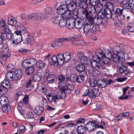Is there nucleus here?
Here are the masks:
<instances>
[{
    "mask_svg": "<svg viewBox=\"0 0 134 134\" xmlns=\"http://www.w3.org/2000/svg\"><path fill=\"white\" fill-rule=\"evenodd\" d=\"M102 52L101 51L98 53H97L96 54L93 55L92 57L93 61L91 62V61L90 63L91 66L92 68L94 69H92V73L98 74L99 72L97 70L100 69H104L103 68L99 63L100 62V60L101 59V57H102Z\"/></svg>",
    "mask_w": 134,
    "mask_h": 134,
    "instance_id": "obj_5",
    "label": "nucleus"
},
{
    "mask_svg": "<svg viewBox=\"0 0 134 134\" xmlns=\"http://www.w3.org/2000/svg\"><path fill=\"white\" fill-rule=\"evenodd\" d=\"M85 80V77L83 75L77 76L76 81L79 83H81Z\"/></svg>",
    "mask_w": 134,
    "mask_h": 134,
    "instance_id": "obj_53",
    "label": "nucleus"
},
{
    "mask_svg": "<svg viewBox=\"0 0 134 134\" xmlns=\"http://www.w3.org/2000/svg\"><path fill=\"white\" fill-rule=\"evenodd\" d=\"M9 30H7L6 31H5V30H2L1 32V39L4 40L7 38V34Z\"/></svg>",
    "mask_w": 134,
    "mask_h": 134,
    "instance_id": "obj_41",
    "label": "nucleus"
},
{
    "mask_svg": "<svg viewBox=\"0 0 134 134\" xmlns=\"http://www.w3.org/2000/svg\"><path fill=\"white\" fill-rule=\"evenodd\" d=\"M127 28L129 32L133 33L134 35V24H129L127 26Z\"/></svg>",
    "mask_w": 134,
    "mask_h": 134,
    "instance_id": "obj_51",
    "label": "nucleus"
},
{
    "mask_svg": "<svg viewBox=\"0 0 134 134\" xmlns=\"http://www.w3.org/2000/svg\"><path fill=\"white\" fill-rule=\"evenodd\" d=\"M64 85H63V86L61 87L60 90L62 92L60 94V97L61 99H62L64 98L65 96V91L67 90L66 88H65V84L64 83Z\"/></svg>",
    "mask_w": 134,
    "mask_h": 134,
    "instance_id": "obj_34",
    "label": "nucleus"
},
{
    "mask_svg": "<svg viewBox=\"0 0 134 134\" xmlns=\"http://www.w3.org/2000/svg\"><path fill=\"white\" fill-rule=\"evenodd\" d=\"M129 2L130 8L131 9L134 10V0H130Z\"/></svg>",
    "mask_w": 134,
    "mask_h": 134,
    "instance_id": "obj_63",
    "label": "nucleus"
},
{
    "mask_svg": "<svg viewBox=\"0 0 134 134\" xmlns=\"http://www.w3.org/2000/svg\"><path fill=\"white\" fill-rule=\"evenodd\" d=\"M58 79L59 81L60 82L59 84V86H60V87L63 86V85H64V83H65V85H66L65 82H64L65 79V77L64 76L62 75H59Z\"/></svg>",
    "mask_w": 134,
    "mask_h": 134,
    "instance_id": "obj_35",
    "label": "nucleus"
},
{
    "mask_svg": "<svg viewBox=\"0 0 134 134\" xmlns=\"http://www.w3.org/2000/svg\"><path fill=\"white\" fill-rule=\"evenodd\" d=\"M70 40L72 41V43L76 45H82L83 44V41L80 40L78 38L72 37L71 38Z\"/></svg>",
    "mask_w": 134,
    "mask_h": 134,
    "instance_id": "obj_19",
    "label": "nucleus"
},
{
    "mask_svg": "<svg viewBox=\"0 0 134 134\" xmlns=\"http://www.w3.org/2000/svg\"><path fill=\"white\" fill-rule=\"evenodd\" d=\"M25 126L24 125L20 126L18 129V131L19 132L23 133L25 131Z\"/></svg>",
    "mask_w": 134,
    "mask_h": 134,
    "instance_id": "obj_60",
    "label": "nucleus"
},
{
    "mask_svg": "<svg viewBox=\"0 0 134 134\" xmlns=\"http://www.w3.org/2000/svg\"><path fill=\"white\" fill-rule=\"evenodd\" d=\"M25 117L26 119H32L33 121H34L35 120V119L34 117V115L33 113L31 112H29L27 113L26 114L25 116H24Z\"/></svg>",
    "mask_w": 134,
    "mask_h": 134,
    "instance_id": "obj_49",
    "label": "nucleus"
},
{
    "mask_svg": "<svg viewBox=\"0 0 134 134\" xmlns=\"http://www.w3.org/2000/svg\"><path fill=\"white\" fill-rule=\"evenodd\" d=\"M61 16H59L56 14H54V16L52 19V21L54 24H57L59 23V20L61 19Z\"/></svg>",
    "mask_w": 134,
    "mask_h": 134,
    "instance_id": "obj_37",
    "label": "nucleus"
},
{
    "mask_svg": "<svg viewBox=\"0 0 134 134\" xmlns=\"http://www.w3.org/2000/svg\"><path fill=\"white\" fill-rule=\"evenodd\" d=\"M122 56V55L119 54L114 53L112 56V59L114 62L118 63V64H122V61H120V57Z\"/></svg>",
    "mask_w": 134,
    "mask_h": 134,
    "instance_id": "obj_13",
    "label": "nucleus"
},
{
    "mask_svg": "<svg viewBox=\"0 0 134 134\" xmlns=\"http://www.w3.org/2000/svg\"><path fill=\"white\" fill-rule=\"evenodd\" d=\"M8 103L9 101L6 96H0V104L1 105H4Z\"/></svg>",
    "mask_w": 134,
    "mask_h": 134,
    "instance_id": "obj_23",
    "label": "nucleus"
},
{
    "mask_svg": "<svg viewBox=\"0 0 134 134\" xmlns=\"http://www.w3.org/2000/svg\"><path fill=\"white\" fill-rule=\"evenodd\" d=\"M103 56H104V59H107V61L105 62L106 64H110V58H112V55L111 53L109 51H107L105 53L102 52Z\"/></svg>",
    "mask_w": 134,
    "mask_h": 134,
    "instance_id": "obj_15",
    "label": "nucleus"
},
{
    "mask_svg": "<svg viewBox=\"0 0 134 134\" xmlns=\"http://www.w3.org/2000/svg\"><path fill=\"white\" fill-rule=\"evenodd\" d=\"M66 5L68 10L71 12H73L76 9V5L73 3H70L68 4L67 5Z\"/></svg>",
    "mask_w": 134,
    "mask_h": 134,
    "instance_id": "obj_36",
    "label": "nucleus"
},
{
    "mask_svg": "<svg viewBox=\"0 0 134 134\" xmlns=\"http://www.w3.org/2000/svg\"><path fill=\"white\" fill-rule=\"evenodd\" d=\"M77 76L75 74H72L70 77V80L72 82L76 81Z\"/></svg>",
    "mask_w": 134,
    "mask_h": 134,
    "instance_id": "obj_59",
    "label": "nucleus"
},
{
    "mask_svg": "<svg viewBox=\"0 0 134 134\" xmlns=\"http://www.w3.org/2000/svg\"><path fill=\"white\" fill-rule=\"evenodd\" d=\"M75 27L76 28L78 29L81 28L83 26L82 20L79 18H75Z\"/></svg>",
    "mask_w": 134,
    "mask_h": 134,
    "instance_id": "obj_16",
    "label": "nucleus"
},
{
    "mask_svg": "<svg viewBox=\"0 0 134 134\" xmlns=\"http://www.w3.org/2000/svg\"><path fill=\"white\" fill-rule=\"evenodd\" d=\"M79 6L81 8L83 9L82 10V15L83 14V12L85 10H86L88 11H90L86 9V8L87 6V5L83 2H80V4H79Z\"/></svg>",
    "mask_w": 134,
    "mask_h": 134,
    "instance_id": "obj_44",
    "label": "nucleus"
},
{
    "mask_svg": "<svg viewBox=\"0 0 134 134\" xmlns=\"http://www.w3.org/2000/svg\"><path fill=\"white\" fill-rule=\"evenodd\" d=\"M102 5L99 4H98L96 5L94 7V8L95 11L98 13V14H99V13L101 12L102 14H105V10L104 9H102Z\"/></svg>",
    "mask_w": 134,
    "mask_h": 134,
    "instance_id": "obj_17",
    "label": "nucleus"
},
{
    "mask_svg": "<svg viewBox=\"0 0 134 134\" xmlns=\"http://www.w3.org/2000/svg\"><path fill=\"white\" fill-rule=\"evenodd\" d=\"M97 122H88L86 124L85 126L86 129L89 132H92L96 128V125H97Z\"/></svg>",
    "mask_w": 134,
    "mask_h": 134,
    "instance_id": "obj_12",
    "label": "nucleus"
},
{
    "mask_svg": "<svg viewBox=\"0 0 134 134\" xmlns=\"http://www.w3.org/2000/svg\"><path fill=\"white\" fill-rule=\"evenodd\" d=\"M90 84L91 86L92 87H95L97 85V81L94 78L90 77Z\"/></svg>",
    "mask_w": 134,
    "mask_h": 134,
    "instance_id": "obj_38",
    "label": "nucleus"
},
{
    "mask_svg": "<svg viewBox=\"0 0 134 134\" xmlns=\"http://www.w3.org/2000/svg\"><path fill=\"white\" fill-rule=\"evenodd\" d=\"M71 58V54L69 52L60 53L52 56L49 62L51 65H62L64 62H68Z\"/></svg>",
    "mask_w": 134,
    "mask_h": 134,
    "instance_id": "obj_3",
    "label": "nucleus"
},
{
    "mask_svg": "<svg viewBox=\"0 0 134 134\" xmlns=\"http://www.w3.org/2000/svg\"><path fill=\"white\" fill-rule=\"evenodd\" d=\"M85 21L86 23L85 25L83 28L84 34L86 32H87L89 30L92 29L91 28L90 25H91L87 24L88 22L86 21V19H85Z\"/></svg>",
    "mask_w": 134,
    "mask_h": 134,
    "instance_id": "obj_43",
    "label": "nucleus"
},
{
    "mask_svg": "<svg viewBox=\"0 0 134 134\" xmlns=\"http://www.w3.org/2000/svg\"><path fill=\"white\" fill-rule=\"evenodd\" d=\"M89 3L91 5L94 7L98 4V0H89Z\"/></svg>",
    "mask_w": 134,
    "mask_h": 134,
    "instance_id": "obj_56",
    "label": "nucleus"
},
{
    "mask_svg": "<svg viewBox=\"0 0 134 134\" xmlns=\"http://www.w3.org/2000/svg\"><path fill=\"white\" fill-rule=\"evenodd\" d=\"M61 19L59 22V26L60 27H63L66 25L67 20L66 19L64 18L61 15Z\"/></svg>",
    "mask_w": 134,
    "mask_h": 134,
    "instance_id": "obj_27",
    "label": "nucleus"
},
{
    "mask_svg": "<svg viewBox=\"0 0 134 134\" xmlns=\"http://www.w3.org/2000/svg\"><path fill=\"white\" fill-rule=\"evenodd\" d=\"M5 86L2 85L0 86V94L2 95L5 94L8 91V89Z\"/></svg>",
    "mask_w": 134,
    "mask_h": 134,
    "instance_id": "obj_46",
    "label": "nucleus"
},
{
    "mask_svg": "<svg viewBox=\"0 0 134 134\" xmlns=\"http://www.w3.org/2000/svg\"><path fill=\"white\" fill-rule=\"evenodd\" d=\"M82 18L86 19V21H87V24L93 25L94 21L97 22L98 24L102 23L103 19L105 18V14H102L101 12L99 13V14L94 13L93 14L91 11H88L85 10L83 12Z\"/></svg>",
    "mask_w": 134,
    "mask_h": 134,
    "instance_id": "obj_1",
    "label": "nucleus"
},
{
    "mask_svg": "<svg viewBox=\"0 0 134 134\" xmlns=\"http://www.w3.org/2000/svg\"><path fill=\"white\" fill-rule=\"evenodd\" d=\"M2 110L3 112L7 113L10 109V107L8 103L4 105H2Z\"/></svg>",
    "mask_w": 134,
    "mask_h": 134,
    "instance_id": "obj_31",
    "label": "nucleus"
},
{
    "mask_svg": "<svg viewBox=\"0 0 134 134\" xmlns=\"http://www.w3.org/2000/svg\"><path fill=\"white\" fill-rule=\"evenodd\" d=\"M105 18L108 19H110L111 17V13H109V11H108L107 10H105Z\"/></svg>",
    "mask_w": 134,
    "mask_h": 134,
    "instance_id": "obj_61",
    "label": "nucleus"
},
{
    "mask_svg": "<svg viewBox=\"0 0 134 134\" xmlns=\"http://www.w3.org/2000/svg\"><path fill=\"white\" fill-rule=\"evenodd\" d=\"M68 40L65 38H57L51 44V46L53 48L60 47L62 46V43Z\"/></svg>",
    "mask_w": 134,
    "mask_h": 134,
    "instance_id": "obj_9",
    "label": "nucleus"
},
{
    "mask_svg": "<svg viewBox=\"0 0 134 134\" xmlns=\"http://www.w3.org/2000/svg\"><path fill=\"white\" fill-rule=\"evenodd\" d=\"M34 82L31 80H30L27 83L25 88L26 90L29 91L32 90L34 87Z\"/></svg>",
    "mask_w": 134,
    "mask_h": 134,
    "instance_id": "obj_22",
    "label": "nucleus"
},
{
    "mask_svg": "<svg viewBox=\"0 0 134 134\" xmlns=\"http://www.w3.org/2000/svg\"><path fill=\"white\" fill-rule=\"evenodd\" d=\"M44 19V17L42 13L36 12V21H40Z\"/></svg>",
    "mask_w": 134,
    "mask_h": 134,
    "instance_id": "obj_29",
    "label": "nucleus"
},
{
    "mask_svg": "<svg viewBox=\"0 0 134 134\" xmlns=\"http://www.w3.org/2000/svg\"><path fill=\"white\" fill-rule=\"evenodd\" d=\"M44 109L41 106H37L35 108L34 111V113L37 115H40L43 113Z\"/></svg>",
    "mask_w": 134,
    "mask_h": 134,
    "instance_id": "obj_20",
    "label": "nucleus"
},
{
    "mask_svg": "<svg viewBox=\"0 0 134 134\" xmlns=\"http://www.w3.org/2000/svg\"><path fill=\"white\" fill-rule=\"evenodd\" d=\"M42 75L41 73L39 72H37L36 73V74L33 77V81L36 82L40 81L42 77Z\"/></svg>",
    "mask_w": 134,
    "mask_h": 134,
    "instance_id": "obj_25",
    "label": "nucleus"
},
{
    "mask_svg": "<svg viewBox=\"0 0 134 134\" xmlns=\"http://www.w3.org/2000/svg\"><path fill=\"white\" fill-rule=\"evenodd\" d=\"M56 79L55 76L53 75L49 74L47 77V81L48 83H52Z\"/></svg>",
    "mask_w": 134,
    "mask_h": 134,
    "instance_id": "obj_24",
    "label": "nucleus"
},
{
    "mask_svg": "<svg viewBox=\"0 0 134 134\" xmlns=\"http://www.w3.org/2000/svg\"><path fill=\"white\" fill-rule=\"evenodd\" d=\"M6 78L8 80L12 81L16 80L13 72H8L5 75Z\"/></svg>",
    "mask_w": 134,
    "mask_h": 134,
    "instance_id": "obj_21",
    "label": "nucleus"
},
{
    "mask_svg": "<svg viewBox=\"0 0 134 134\" xmlns=\"http://www.w3.org/2000/svg\"><path fill=\"white\" fill-rule=\"evenodd\" d=\"M46 96L48 101L51 104H56L59 98L58 95H54L53 94L51 93H49Z\"/></svg>",
    "mask_w": 134,
    "mask_h": 134,
    "instance_id": "obj_11",
    "label": "nucleus"
},
{
    "mask_svg": "<svg viewBox=\"0 0 134 134\" xmlns=\"http://www.w3.org/2000/svg\"><path fill=\"white\" fill-rule=\"evenodd\" d=\"M16 23L15 19L14 17H11L9 18L8 23L9 25L14 26L15 25Z\"/></svg>",
    "mask_w": 134,
    "mask_h": 134,
    "instance_id": "obj_48",
    "label": "nucleus"
},
{
    "mask_svg": "<svg viewBox=\"0 0 134 134\" xmlns=\"http://www.w3.org/2000/svg\"><path fill=\"white\" fill-rule=\"evenodd\" d=\"M57 12L64 18L67 20L75 19L77 17V13L71 12L69 10L66 5L60 4L57 8Z\"/></svg>",
    "mask_w": 134,
    "mask_h": 134,
    "instance_id": "obj_4",
    "label": "nucleus"
},
{
    "mask_svg": "<svg viewBox=\"0 0 134 134\" xmlns=\"http://www.w3.org/2000/svg\"><path fill=\"white\" fill-rule=\"evenodd\" d=\"M66 84L65 86L66 88L68 90H72L74 88V86L72 83H71L67 84V83H66Z\"/></svg>",
    "mask_w": 134,
    "mask_h": 134,
    "instance_id": "obj_55",
    "label": "nucleus"
},
{
    "mask_svg": "<svg viewBox=\"0 0 134 134\" xmlns=\"http://www.w3.org/2000/svg\"><path fill=\"white\" fill-rule=\"evenodd\" d=\"M75 19H68L66 25L68 29H72L75 27Z\"/></svg>",
    "mask_w": 134,
    "mask_h": 134,
    "instance_id": "obj_14",
    "label": "nucleus"
},
{
    "mask_svg": "<svg viewBox=\"0 0 134 134\" xmlns=\"http://www.w3.org/2000/svg\"><path fill=\"white\" fill-rule=\"evenodd\" d=\"M37 67L40 69H42L45 66V64L41 60H39L36 64Z\"/></svg>",
    "mask_w": 134,
    "mask_h": 134,
    "instance_id": "obj_47",
    "label": "nucleus"
},
{
    "mask_svg": "<svg viewBox=\"0 0 134 134\" xmlns=\"http://www.w3.org/2000/svg\"><path fill=\"white\" fill-rule=\"evenodd\" d=\"M0 27L2 30H5V31H6L7 30H9L7 27L5 21L3 19H1L0 20Z\"/></svg>",
    "mask_w": 134,
    "mask_h": 134,
    "instance_id": "obj_28",
    "label": "nucleus"
},
{
    "mask_svg": "<svg viewBox=\"0 0 134 134\" xmlns=\"http://www.w3.org/2000/svg\"><path fill=\"white\" fill-rule=\"evenodd\" d=\"M88 95L91 98H95L94 97H93V93L92 91H90L88 89H86L84 93V96H86Z\"/></svg>",
    "mask_w": 134,
    "mask_h": 134,
    "instance_id": "obj_50",
    "label": "nucleus"
},
{
    "mask_svg": "<svg viewBox=\"0 0 134 134\" xmlns=\"http://www.w3.org/2000/svg\"><path fill=\"white\" fill-rule=\"evenodd\" d=\"M81 64H87L89 62H90V60L88 59L86 56H85L83 57L82 58L80 59Z\"/></svg>",
    "mask_w": 134,
    "mask_h": 134,
    "instance_id": "obj_39",
    "label": "nucleus"
},
{
    "mask_svg": "<svg viewBox=\"0 0 134 134\" xmlns=\"http://www.w3.org/2000/svg\"><path fill=\"white\" fill-rule=\"evenodd\" d=\"M36 12L29 14L27 15V18L31 21H36Z\"/></svg>",
    "mask_w": 134,
    "mask_h": 134,
    "instance_id": "obj_45",
    "label": "nucleus"
},
{
    "mask_svg": "<svg viewBox=\"0 0 134 134\" xmlns=\"http://www.w3.org/2000/svg\"><path fill=\"white\" fill-rule=\"evenodd\" d=\"M86 129L85 127L82 125L78 126L77 129V131L79 133L83 134H85L86 132Z\"/></svg>",
    "mask_w": 134,
    "mask_h": 134,
    "instance_id": "obj_26",
    "label": "nucleus"
},
{
    "mask_svg": "<svg viewBox=\"0 0 134 134\" xmlns=\"http://www.w3.org/2000/svg\"><path fill=\"white\" fill-rule=\"evenodd\" d=\"M123 10L124 9H120L119 8H117L116 9L115 13L119 17L120 15L122 14Z\"/></svg>",
    "mask_w": 134,
    "mask_h": 134,
    "instance_id": "obj_57",
    "label": "nucleus"
},
{
    "mask_svg": "<svg viewBox=\"0 0 134 134\" xmlns=\"http://www.w3.org/2000/svg\"><path fill=\"white\" fill-rule=\"evenodd\" d=\"M97 85L98 87L102 88L106 87L107 86V84L106 81L99 80L97 81Z\"/></svg>",
    "mask_w": 134,
    "mask_h": 134,
    "instance_id": "obj_30",
    "label": "nucleus"
},
{
    "mask_svg": "<svg viewBox=\"0 0 134 134\" xmlns=\"http://www.w3.org/2000/svg\"><path fill=\"white\" fill-rule=\"evenodd\" d=\"M106 7V9H105L106 10H109V13H111L114 10V6L113 4L111 3H108L105 5Z\"/></svg>",
    "mask_w": 134,
    "mask_h": 134,
    "instance_id": "obj_33",
    "label": "nucleus"
},
{
    "mask_svg": "<svg viewBox=\"0 0 134 134\" xmlns=\"http://www.w3.org/2000/svg\"><path fill=\"white\" fill-rule=\"evenodd\" d=\"M9 51V48L7 44L6 43L3 44V46L0 47V52L3 54L2 57L4 58V59L5 60H6L7 58L10 56Z\"/></svg>",
    "mask_w": 134,
    "mask_h": 134,
    "instance_id": "obj_7",
    "label": "nucleus"
},
{
    "mask_svg": "<svg viewBox=\"0 0 134 134\" xmlns=\"http://www.w3.org/2000/svg\"><path fill=\"white\" fill-rule=\"evenodd\" d=\"M53 10L51 8H45V12L47 14H52L54 13Z\"/></svg>",
    "mask_w": 134,
    "mask_h": 134,
    "instance_id": "obj_54",
    "label": "nucleus"
},
{
    "mask_svg": "<svg viewBox=\"0 0 134 134\" xmlns=\"http://www.w3.org/2000/svg\"><path fill=\"white\" fill-rule=\"evenodd\" d=\"M14 33L11 35L12 43L14 44L20 43L23 40L22 35L27 33V28L23 25L20 24L16 26Z\"/></svg>",
    "mask_w": 134,
    "mask_h": 134,
    "instance_id": "obj_2",
    "label": "nucleus"
},
{
    "mask_svg": "<svg viewBox=\"0 0 134 134\" xmlns=\"http://www.w3.org/2000/svg\"><path fill=\"white\" fill-rule=\"evenodd\" d=\"M76 70L79 72H82L84 71L85 66L84 65L82 64L78 65L76 66Z\"/></svg>",
    "mask_w": 134,
    "mask_h": 134,
    "instance_id": "obj_40",
    "label": "nucleus"
},
{
    "mask_svg": "<svg viewBox=\"0 0 134 134\" xmlns=\"http://www.w3.org/2000/svg\"><path fill=\"white\" fill-rule=\"evenodd\" d=\"M13 72L16 80H19L21 78L23 74L21 70L18 69Z\"/></svg>",
    "mask_w": 134,
    "mask_h": 134,
    "instance_id": "obj_18",
    "label": "nucleus"
},
{
    "mask_svg": "<svg viewBox=\"0 0 134 134\" xmlns=\"http://www.w3.org/2000/svg\"><path fill=\"white\" fill-rule=\"evenodd\" d=\"M34 66H31L26 68L25 70V72L27 75H30L33 73L35 70Z\"/></svg>",
    "mask_w": 134,
    "mask_h": 134,
    "instance_id": "obj_32",
    "label": "nucleus"
},
{
    "mask_svg": "<svg viewBox=\"0 0 134 134\" xmlns=\"http://www.w3.org/2000/svg\"><path fill=\"white\" fill-rule=\"evenodd\" d=\"M19 51L24 54H27V52H29V50L23 48H20L19 49Z\"/></svg>",
    "mask_w": 134,
    "mask_h": 134,
    "instance_id": "obj_62",
    "label": "nucleus"
},
{
    "mask_svg": "<svg viewBox=\"0 0 134 134\" xmlns=\"http://www.w3.org/2000/svg\"><path fill=\"white\" fill-rule=\"evenodd\" d=\"M1 85L5 86L7 88H10V84L9 81L5 79L1 83Z\"/></svg>",
    "mask_w": 134,
    "mask_h": 134,
    "instance_id": "obj_42",
    "label": "nucleus"
},
{
    "mask_svg": "<svg viewBox=\"0 0 134 134\" xmlns=\"http://www.w3.org/2000/svg\"><path fill=\"white\" fill-rule=\"evenodd\" d=\"M119 64H117V66L119 68L118 70L119 72L121 74H124L125 75H127L129 73L133 72L134 70L133 69L132 71L129 70L127 66H124L122 64L121 66H119Z\"/></svg>",
    "mask_w": 134,
    "mask_h": 134,
    "instance_id": "obj_10",
    "label": "nucleus"
},
{
    "mask_svg": "<svg viewBox=\"0 0 134 134\" xmlns=\"http://www.w3.org/2000/svg\"><path fill=\"white\" fill-rule=\"evenodd\" d=\"M124 46L123 44H121L119 45H114L113 47L112 51L114 53L119 54L120 55H122V57L124 56L125 53L123 50L124 49Z\"/></svg>",
    "mask_w": 134,
    "mask_h": 134,
    "instance_id": "obj_8",
    "label": "nucleus"
},
{
    "mask_svg": "<svg viewBox=\"0 0 134 134\" xmlns=\"http://www.w3.org/2000/svg\"><path fill=\"white\" fill-rule=\"evenodd\" d=\"M41 91L46 96L49 93L47 92L46 89L44 86L42 87Z\"/></svg>",
    "mask_w": 134,
    "mask_h": 134,
    "instance_id": "obj_64",
    "label": "nucleus"
},
{
    "mask_svg": "<svg viewBox=\"0 0 134 134\" xmlns=\"http://www.w3.org/2000/svg\"><path fill=\"white\" fill-rule=\"evenodd\" d=\"M92 90L93 94V97H94V98H95L100 94V92L99 91V89H98L94 88L92 89Z\"/></svg>",
    "mask_w": 134,
    "mask_h": 134,
    "instance_id": "obj_52",
    "label": "nucleus"
},
{
    "mask_svg": "<svg viewBox=\"0 0 134 134\" xmlns=\"http://www.w3.org/2000/svg\"><path fill=\"white\" fill-rule=\"evenodd\" d=\"M37 60L34 58H31L26 59L23 61L22 65L25 68L31 66H34L36 64Z\"/></svg>",
    "mask_w": 134,
    "mask_h": 134,
    "instance_id": "obj_6",
    "label": "nucleus"
},
{
    "mask_svg": "<svg viewBox=\"0 0 134 134\" xmlns=\"http://www.w3.org/2000/svg\"><path fill=\"white\" fill-rule=\"evenodd\" d=\"M93 33V31L92 29L89 30L87 32H86L84 34L87 37H89L92 35Z\"/></svg>",
    "mask_w": 134,
    "mask_h": 134,
    "instance_id": "obj_58",
    "label": "nucleus"
}]
</instances>
